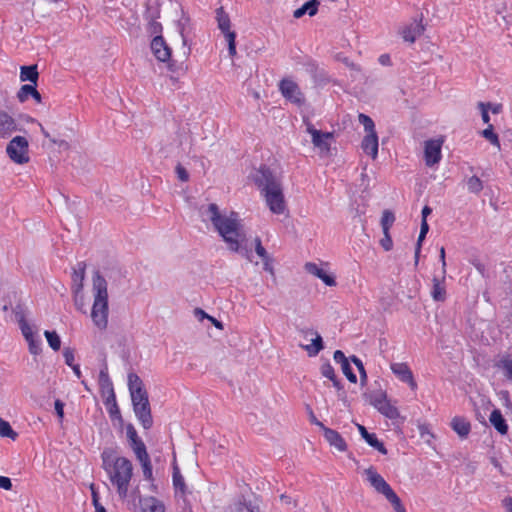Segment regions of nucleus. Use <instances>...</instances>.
I'll list each match as a JSON object with an SVG mask.
<instances>
[{
	"instance_id": "obj_1",
	"label": "nucleus",
	"mask_w": 512,
	"mask_h": 512,
	"mask_svg": "<svg viewBox=\"0 0 512 512\" xmlns=\"http://www.w3.org/2000/svg\"><path fill=\"white\" fill-rule=\"evenodd\" d=\"M202 215L205 217V220L212 223L214 229L222 237L230 251L240 253L247 259H250L251 249L244 246L246 233L237 212L222 213L217 204L210 203L202 211Z\"/></svg>"
},
{
	"instance_id": "obj_2",
	"label": "nucleus",
	"mask_w": 512,
	"mask_h": 512,
	"mask_svg": "<svg viewBox=\"0 0 512 512\" xmlns=\"http://www.w3.org/2000/svg\"><path fill=\"white\" fill-rule=\"evenodd\" d=\"M253 180L270 211L274 214L284 213L286 203L280 177L266 165H261L253 174Z\"/></svg>"
},
{
	"instance_id": "obj_3",
	"label": "nucleus",
	"mask_w": 512,
	"mask_h": 512,
	"mask_svg": "<svg viewBox=\"0 0 512 512\" xmlns=\"http://www.w3.org/2000/svg\"><path fill=\"white\" fill-rule=\"evenodd\" d=\"M101 457L102 467L108 474L111 484L116 487L118 496L125 499L133 476L132 462L126 457H113L107 451H104Z\"/></svg>"
},
{
	"instance_id": "obj_4",
	"label": "nucleus",
	"mask_w": 512,
	"mask_h": 512,
	"mask_svg": "<svg viewBox=\"0 0 512 512\" xmlns=\"http://www.w3.org/2000/svg\"><path fill=\"white\" fill-rule=\"evenodd\" d=\"M189 19H181L178 23L179 33L182 39V55L181 61L178 62L171 58V48L167 45L161 35L153 37L151 41V50L157 60L168 63V69L172 72H177L183 69V64L191 53V47L188 45L187 40V25Z\"/></svg>"
},
{
	"instance_id": "obj_5",
	"label": "nucleus",
	"mask_w": 512,
	"mask_h": 512,
	"mask_svg": "<svg viewBox=\"0 0 512 512\" xmlns=\"http://www.w3.org/2000/svg\"><path fill=\"white\" fill-rule=\"evenodd\" d=\"M92 282L94 302L91 310V319L98 329L105 330L108 326L109 314L107 281L99 271H95Z\"/></svg>"
},
{
	"instance_id": "obj_6",
	"label": "nucleus",
	"mask_w": 512,
	"mask_h": 512,
	"mask_svg": "<svg viewBox=\"0 0 512 512\" xmlns=\"http://www.w3.org/2000/svg\"><path fill=\"white\" fill-rule=\"evenodd\" d=\"M216 21L218 28L225 36L228 43V52L231 57L236 55V33L231 30V21L229 15L224 11L223 7L216 9Z\"/></svg>"
},
{
	"instance_id": "obj_7",
	"label": "nucleus",
	"mask_w": 512,
	"mask_h": 512,
	"mask_svg": "<svg viewBox=\"0 0 512 512\" xmlns=\"http://www.w3.org/2000/svg\"><path fill=\"white\" fill-rule=\"evenodd\" d=\"M28 141L23 136H16L8 143L6 152L10 159L17 164H25L29 161Z\"/></svg>"
},
{
	"instance_id": "obj_8",
	"label": "nucleus",
	"mask_w": 512,
	"mask_h": 512,
	"mask_svg": "<svg viewBox=\"0 0 512 512\" xmlns=\"http://www.w3.org/2000/svg\"><path fill=\"white\" fill-rule=\"evenodd\" d=\"M279 90L282 96L297 106L305 103V97L298 84L291 79H282L279 83Z\"/></svg>"
},
{
	"instance_id": "obj_9",
	"label": "nucleus",
	"mask_w": 512,
	"mask_h": 512,
	"mask_svg": "<svg viewBox=\"0 0 512 512\" xmlns=\"http://www.w3.org/2000/svg\"><path fill=\"white\" fill-rule=\"evenodd\" d=\"M304 123L306 131L312 136L313 145L321 152H328L330 150L329 140L333 137L332 133L317 130L308 120H304Z\"/></svg>"
},
{
	"instance_id": "obj_10",
	"label": "nucleus",
	"mask_w": 512,
	"mask_h": 512,
	"mask_svg": "<svg viewBox=\"0 0 512 512\" xmlns=\"http://www.w3.org/2000/svg\"><path fill=\"white\" fill-rule=\"evenodd\" d=\"M442 139H429L424 143V159L428 167L438 164L441 160Z\"/></svg>"
},
{
	"instance_id": "obj_11",
	"label": "nucleus",
	"mask_w": 512,
	"mask_h": 512,
	"mask_svg": "<svg viewBox=\"0 0 512 512\" xmlns=\"http://www.w3.org/2000/svg\"><path fill=\"white\" fill-rule=\"evenodd\" d=\"M133 411L142 427L146 430L153 425V417L151 414V406L149 401L132 403Z\"/></svg>"
},
{
	"instance_id": "obj_12",
	"label": "nucleus",
	"mask_w": 512,
	"mask_h": 512,
	"mask_svg": "<svg viewBox=\"0 0 512 512\" xmlns=\"http://www.w3.org/2000/svg\"><path fill=\"white\" fill-rule=\"evenodd\" d=\"M367 481L370 485L380 494L386 496L391 490V486L385 481V479L376 471L373 466L365 469L364 471Z\"/></svg>"
},
{
	"instance_id": "obj_13",
	"label": "nucleus",
	"mask_w": 512,
	"mask_h": 512,
	"mask_svg": "<svg viewBox=\"0 0 512 512\" xmlns=\"http://www.w3.org/2000/svg\"><path fill=\"white\" fill-rule=\"evenodd\" d=\"M392 372L402 381L407 383L412 390L417 388L413 373L406 363H392L390 366Z\"/></svg>"
},
{
	"instance_id": "obj_14",
	"label": "nucleus",
	"mask_w": 512,
	"mask_h": 512,
	"mask_svg": "<svg viewBox=\"0 0 512 512\" xmlns=\"http://www.w3.org/2000/svg\"><path fill=\"white\" fill-rule=\"evenodd\" d=\"M229 512H261L257 499H246L241 496L229 507Z\"/></svg>"
},
{
	"instance_id": "obj_15",
	"label": "nucleus",
	"mask_w": 512,
	"mask_h": 512,
	"mask_svg": "<svg viewBox=\"0 0 512 512\" xmlns=\"http://www.w3.org/2000/svg\"><path fill=\"white\" fill-rule=\"evenodd\" d=\"M445 276L446 274H442L441 278L434 276L432 279L431 297L436 302H444L446 300Z\"/></svg>"
},
{
	"instance_id": "obj_16",
	"label": "nucleus",
	"mask_w": 512,
	"mask_h": 512,
	"mask_svg": "<svg viewBox=\"0 0 512 512\" xmlns=\"http://www.w3.org/2000/svg\"><path fill=\"white\" fill-rule=\"evenodd\" d=\"M324 437L330 446L340 452L347 450V444L343 437L336 431L328 427H323Z\"/></svg>"
},
{
	"instance_id": "obj_17",
	"label": "nucleus",
	"mask_w": 512,
	"mask_h": 512,
	"mask_svg": "<svg viewBox=\"0 0 512 512\" xmlns=\"http://www.w3.org/2000/svg\"><path fill=\"white\" fill-rule=\"evenodd\" d=\"M305 270L311 274L321 279L327 286H335L336 280L334 276L327 274L322 268H320L317 264L308 262L305 264Z\"/></svg>"
},
{
	"instance_id": "obj_18",
	"label": "nucleus",
	"mask_w": 512,
	"mask_h": 512,
	"mask_svg": "<svg viewBox=\"0 0 512 512\" xmlns=\"http://www.w3.org/2000/svg\"><path fill=\"white\" fill-rule=\"evenodd\" d=\"M17 128L16 122L7 112L0 110V137H9Z\"/></svg>"
},
{
	"instance_id": "obj_19",
	"label": "nucleus",
	"mask_w": 512,
	"mask_h": 512,
	"mask_svg": "<svg viewBox=\"0 0 512 512\" xmlns=\"http://www.w3.org/2000/svg\"><path fill=\"white\" fill-rule=\"evenodd\" d=\"M85 262H78L72 273V290L74 294H80L85 279Z\"/></svg>"
},
{
	"instance_id": "obj_20",
	"label": "nucleus",
	"mask_w": 512,
	"mask_h": 512,
	"mask_svg": "<svg viewBox=\"0 0 512 512\" xmlns=\"http://www.w3.org/2000/svg\"><path fill=\"white\" fill-rule=\"evenodd\" d=\"M358 431L360 432L362 438L373 448H375L378 452L383 455L387 454V449L384 444L378 440L376 434L369 433L367 429L360 424H357Z\"/></svg>"
},
{
	"instance_id": "obj_21",
	"label": "nucleus",
	"mask_w": 512,
	"mask_h": 512,
	"mask_svg": "<svg viewBox=\"0 0 512 512\" xmlns=\"http://www.w3.org/2000/svg\"><path fill=\"white\" fill-rule=\"evenodd\" d=\"M139 504L142 512H165L164 504L152 496L140 498Z\"/></svg>"
},
{
	"instance_id": "obj_22",
	"label": "nucleus",
	"mask_w": 512,
	"mask_h": 512,
	"mask_svg": "<svg viewBox=\"0 0 512 512\" xmlns=\"http://www.w3.org/2000/svg\"><path fill=\"white\" fill-rule=\"evenodd\" d=\"M451 428L460 438H466L471 431V424L464 417L455 416L451 420Z\"/></svg>"
},
{
	"instance_id": "obj_23",
	"label": "nucleus",
	"mask_w": 512,
	"mask_h": 512,
	"mask_svg": "<svg viewBox=\"0 0 512 512\" xmlns=\"http://www.w3.org/2000/svg\"><path fill=\"white\" fill-rule=\"evenodd\" d=\"M32 97L37 103H41L42 97L41 94L37 91L36 85L25 84L21 86L17 93L18 100L23 103L29 97Z\"/></svg>"
},
{
	"instance_id": "obj_24",
	"label": "nucleus",
	"mask_w": 512,
	"mask_h": 512,
	"mask_svg": "<svg viewBox=\"0 0 512 512\" xmlns=\"http://www.w3.org/2000/svg\"><path fill=\"white\" fill-rule=\"evenodd\" d=\"M362 149L372 158H376L378 154V136L376 133H367L362 141Z\"/></svg>"
},
{
	"instance_id": "obj_25",
	"label": "nucleus",
	"mask_w": 512,
	"mask_h": 512,
	"mask_svg": "<svg viewBox=\"0 0 512 512\" xmlns=\"http://www.w3.org/2000/svg\"><path fill=\"white\" fill-rule=\"evenodd\" d=\"M493 427L502 435L506 434L508 431V425L506 420L504 419L501 411L499 409H494L489 418Z\"/></svg>"
},
{
	"instance_id": "obj_26",
	"label": "nucleus",
	"mask_w": 512,
	"mask_h": 512,
	"mask_svg": "<svg viewBox=\"0 0 512 512\" xmlns=\"http://www.w3.org/2000/svg\"><path fill=\"white\" fill-rule=\"evenodd\" d=\"M320 371H321V375L329 380L332 381L333 383V386L340 392L342 391L344 393V390H343V385L341 384V382L339 381V379L337 378L336 374H335V370L334 368L332 367V365L329 363V362H325L321 365V368H320Z\"/></svg>"
},
{
	"instance_id": "obj_27",
	"label": "nucleus",
	"mask_w": 512,
	"mask_h": 512,
	"mask_svg": "<svg viewBox=\"0 0 512 512\" xmlns=\"http://www.w3.org/2000/svg\"><path fill=\"white\" fill-rule=\"evenodd\" d=\"M39 73L37 65L21 66L20 68V80L22 82L29 81L34 85H37Z\"/></svg>"
},
{
	"instance_id": "obj_28",
	"label": "nucleus",
	"mask_w": 512,
	"mask_h": 512,
	"mask_svg": "<svg viewBox=\"0 0 512 512\" xmlns=\"http://www.w3.org/2000/svg\"><path fill=\"white\" fill-rule=\"evenodd\" d=\"M98 383L102 394L114 390L113 383L108 374V367L106 363L103 364L99 372Z\"/></svg>"
},
{
	"instance_id": "obj_29",
	"label": "nucleus",
	"mask_w": 512,
	"mask_h": 512,
	"mask_svg": "<svg viewBox=\"0 0 512 512\" xmlns=\"http://www.w3.org/2000/svg\"><path fill=\"white\" fill-rule=\"evenodd\" d=\"M318 4L319 2L317 0H310L303 4L300 8L296 9L293 13V16L297 19L301 18L305 14L314 16L318 11Z\"/></svg>"
},
{
	"instance_id": "obj_30",
	"label": "nucleus",
	"mask_w": 512,
	"mask_h": 512,
	"mask_svg": "<svg viewBox=\"0 0 512 512\" xmlns=\"http://www.w3.org/2000/svg\"><path fill=\"white\" fill-rule=\"evenodd\" d=\"M424 27L420 23H413L402 31V37L405 41L413 43L417 36L421 35Z\"/></svg>"
},
{
	"instance_id": "obj_31",
	"label": "nucleus",
	"mask_w": 512,
	"mask_h": 512,
	"mask_svg": "<svg viewBox=\"0 0 512 512\" xmlns=\"http://www.w3.org/2000/svg\"><path fill=\"white\" fill-rule=\"evenodd\" d=\"M301 347L307 352L308 356L315 357L324 348L323 339L321 335L315 332V338L311 344L301 345Z\"/></svg>"
},
{
	"instance_id": "obj_32",
	"label": "nucleus",
	"mask_w": 512,
	"mask_h": 512,
	"mask_svg": "<svg viewBox=\"0 0 512 512\" xmlns=\"http://www.w3.org/2000/svg\"><path fill=\"white\" fill-rule=\"evenodd\" d=\"M377 410L389 419H396L400 416L396 406L392 405L388 399L381 403Z\"/></svg>"
},
{
	"instance_id": "obj_33",
	"label": "nucleus",
	"mask_w": 512,
	"mask_h": 512,
	"mask_svg": "<svg viewBox=\"0 0 512 512\" xmlns=\"http://www.w3.org/2000/svg\"><path fill=\"white\" fill-rule=\"evenodd\" d=\"M428 231H429V225L427 223V220L422 219L421 227H420V234H419V237H418V240H417V244H416V248H415V265L418 264L422 242L425 239Z\"/></svg>"
},
{
	"instance_id": "obj_34",
	"label": "nucleus",
	"mask_w": 512,
	"mask_h": 512,
	"mask_svg": "<svg viewBox=\"0 0 512 512\" xmlns=\"http://www.w3.org/2000/svg\"><path fill=\"white\" fill-rule=\"evenodd\" d=\"M496 367L503 370L504 376L512 382V358L510 355L503 356L497 363Z\"/></svg>"
},
{
	"instance_id": "obj_35",
	"label": "nucleus",
	"mask_w": 512,
	"mask_h": 512,
	"mask_svg": "<svg viewBox=\"0 0 512 512\" xmlns=\"http://www.w3.org/2000/svg\"><path fill=\"white\" fill-rule=\"evenodd\" d=\"M160 17V8L157 0H148L144 18L146 20L158 19Z\"/></svg>"
},
{
	"instance_id": "obj_36",
	"label": "nucleus",
	"mask_w": 512,
	"mask_h": 512,
	"mask_svg": "<svg viewBox=\"0 0 512 512\" xmlns=\"http://www.w3.org/2000/svg\"><path fill=\"white\" fill-rule=\"evenodd\" d=\"M128 389L130 393L136 392V390H146L141 378L134 372L128 374Z\"/></svg>"
},
{
	"instance_id": "obj_37",
	"label": "nucleus",
	"mask_w": 512,
	"mask_h": 512,
	"mask_svg": "<svg viewBox=\"0 0 512 512\" xmlns=\"http://www.w3.org/2000/svg\"><path fill=\"white\" fill-rule=\"evenodd\" d=\"M173 485L176 490L181 491L182 494L186 492V485L184 478L177 466L173 467Z\"/></svg>"
},
{
	"instance_id": "obj_38",
	"label": "nucleus",
	"mask_w": 512,
	"mask_h": 512,
	"mask_svg": "<svg viewBox=\"0 0 512 512\" xmlns=\"http://www.w3.org/2000/svg\"><path fill=\"white\" fill-rule=\"evenodd\" d=\"M44 336L47 339V342L49 346L54 350L58 351L61 347V339L59 335L55 331H48L46 330L44 332Z\"/></svg>"
},
{
	"instance_id": "obj_39",
	"label": "nucleus",
	"mask_w": 512,
	"mask_h": 512,
	"mask_svg": "<svg viewBox=\"0 0 512 512\" xmlns=\"http://www.w3.org/2000/svg\"><path fill=\"white\" fill-rule=\"evenodd\" d=\"M0 436L15 440L17 438L18 434L12 429L9 422L0 418Z\"/></svg>"
},
{
	"instance_id": "obj_40",
	"label": "nucleus",
	"mask_w": 512,
	"mask_h": 512,
	"mask_svg": "<svg viewBox=\"0 0 512 512\" xmlns=\"http://www.w3.org/2000/svg\"><path fill=\"white\" fill-rule=\"evenodd\" d=\"M481 135L492 145L500 147L499 137L494 133L493 125L489 124L488 127L481 132Z\"/></svg>"
},
{
	"instance_id": "obj_41",
	"label": "nucleus",
	"mask_w": 512,
	"mask_h": 512,
	"mask_svg": "<svg viewBox=\"0 0 512 512\" xmlns=\"http://www.w3.org/2000/svg\"><path fill=\"white\" fill-rule=\"evenodd\" d=\"M467 189L471 193L478 194L483 189V182L481 181V179L479 177H477L475 175L471 176L467 180Z\"/></svg>"
},
{
	"instance_id": "obj_42",
	"label": "nucleus",
	"mask_w": 512,
	"mask_h": 512,
	"mask_svg": "<svg viewBox=\"0 0 512 512\" xmlns=\"http://www.w3.org/2000/svg\"><path fill=\"white\" fill-rule=\"evenodd\" d=\"M394 221H395L394 214L389 210H385L381 217V226H382L383 232H389Z\"/></svg>"
},
{
	"instance_id": "obj_43",
	"label": "nucleus",
	"mask_w": 512,
	"mask_h": 512,
	"mask_svg": "<svg viewBox=\"0 0 512 512\" xmlns=\"http://www.w3.org/2000/svg\"><path fill=\"white\" fill-rule=\"evenodd\" d=\"M13 314L15 316L16 322L20 325L22 323L27 322L26 321V315H27V308L19 303L13 308Z\"/></svg>"
},
{
	"instance_id": "obj_44",
	"label": "nucleus",
	"mask_w": 512,
	"mask_h": 512,
	"mask_svg": "<svg viewBox=\"0 0 512 512\" xmlns=\"http://www.w3.org/2000/svg\"><path fill=\"white\" fill-rule=\"evenodd\" d=\"M385 498L392 504L395 512H402L404 510V506L401 503L400 498L397 496V494L392 489Z\"/></svg>"
},
{
	"instance_id": "obj_45",
	"label": "nucleus",
	"mask_w": 512,
	"mask_h": 512,
	"mask_svg": "<svg viewBox=\"0 0 512 512\" xmlns=\"http://www.w3.org/2000/svg\"><path fill=\"white\" fill-rule=\"evenodd\" d=\"M385 498L392 504L395 512H402L404 510V506L401 503L400 498L397 496V494L392 489Z\"/></svg>"
},
{
	"instance_id": "obj_46",
	"label": "nucleus",
	"mask_w": 512,
	"mask_h": 512,
	"mask_svg": "<svg viewBox=\"0 0 512 512\" xmlns=\"http://www.w3.org/2000/svg\"><path fill=\"white\" fill-rule=\"evenodd\" d=\"M387 399V395L383 391L371 393L369 395V403L376 409Z\"/></svg>"
},
{
	"instance_id": "obj_47",
	"label": "nucleus",
	"mask_w": 512,
	"mask_h": 512,
	"mask_svg": "<svg viewBox=\"0 0 512 512\" xmlns=\"http://www.w3.org/2000/svg\"><path fill=\"white\" fill-rule=\"evenodd\" d=\"M350 360L355 364V366L357 367L359 373H360V381H361V384L364 385V383L367 381V374H366V371H365V368H364V365H363V362L358 358L356 357L355 355L351 356L350 357Z\"/></svg>"
},
{
	"instance_id": "obj_48",
	"label": "nucleus",
	"mask_w": 512,
	"mask_h": 512,
	"mask_svg": "<svg viewBox=\"0 0 512 512\" xmlns=\"http://www.w3.org/2000/svg\"><path fill=\"white\" fill-rule=\"evenodd\" d=\"M359 122L364 126V129L367 131V133H376L374 122L369 116L365 114H359Z\"/></svg>"
},
{
	"instance_id": "obj_49",
	"label": "nucleus",
	"mask_w": 512,
	"mask_h": 512,
	"mask_svg": "<svg viewBox=\"0 0 512 512\" xmlns=\"http://www.w3.org/2000/svg\"><path fill=\"white\" fill-rule=\"evenodd\" d=\"M478 108L481 111V117L485 124H490V116H489V109L491 108V103H484V102H478L477 104Z\"/></svg>"
},
{
	"instance_id": "obj_50",
	"label": "nucleus",
	"mask_w": 512,
	"mask_h": 512,
	"mask_svg": "<svg viewBox=\"0 0 512 512\" xmlns=\"http://www.w3.org/2000/svg\"><path fill=\"white\" fill-rule=\"evenodd\" d=\"M29 346V352L33 355H39L42 351L41 340L37 337L27 340Z\"/></svg>"
},
{
	"instance_id": "obj_51",
	"label": "nucleus",
	"mask_w": 512,
	"mask_h": 512,
	"mask_svg": "<svg viewBox=\"0 0 512 512\" xmlns=\"http://www.w3.org/2000/svg\"><path fill=\"white\" fill-rule=\"evenodd\" d=\"M341 369H342V372L343 374L346 376V378L351 382V383H356L357 382V376L355 375V373L352 371V368L350 366V363L349 361L343 363L341 365Z\"/></svg>"
},
{
	"instance_id": "obj_52",
	"label": "nucleus",
	"mask_w": 512,
	"mask_h": 512,
	"mask_svg": "<svg viewBox=\"0 0 512 512\" xmlns=\"http://www.w3.org/2000/svg\"><path fill=\"white\" fill-rule=\"evenodd\" d=\"M148 21V32L151 35L157 36L160 35L162 32V25L160 22L157 21V19L153 20H147Z\"/></svg>"
},
{
	"instance_id": "obj_53",
	"label": "nucleus",
	"mask_w": 512,
	"mask_h": 512,
	"mask_svg": "<svg viewBox=\"0 0 512 512\" xmlns=\"http://www.w3.org/2000/svg\"><path fill=\"white\" fill-rule=\"evenodd\" d=\"M108 413L112 420H118L119 423L123 422V418L117 403H112V405L108 407Z\"/></svg>"
},
{
	"instance_id": "obj_54",
	"label": "nucleus",
	"mask_w": 512,
	"mask_h": 512,
	"mask_svg": "<svg viewBox=\"0 0 512 512\" xmlns=\"http://www.w3.org/2000/svg\"><path fill=\"white\" fill-rule=\"evenodd\" d=\"M130 396H131V402L132 403H135V402H144V401H149V398H148V393L146 390H142L140 391L139 389L136 390V392L134 393H130Z\"/></svg>"
},
{
	"instance_id": "obj_55",
	"label": "nucleus",
	"mask_w": 512,
	"mask_h": 512,
	"mask_svg": "<svg viewBox=\"0 0 512 512\" xmlns=\"http://www.w3.org/2000/svg\"><path fill=\"white\" fill-rule=\"evenodd\" d=\"M175 172L177 178L182 182H187L189 180V173L184 166L178 163L175 167Z\"/></svg>"
},
{
	"instance_id": "obj_56",
	"label": "nucleus",
	"mask_w": 512,
	"mask_h": 512,
	"mask_svg": "<svg viewBox=\"0 0 512 512\" xmlns=\"http://www.w3.org/2000/svg\"><path fill=\"white\" fill-rule=\"evenodd\" d=\"M255 252L256 254L261 257V259H266L269 257L266 249L263 247L261 239L259 237L255 238Z\"/></svg>"
},
{
	"instance_id": "obj_57",
	"label": "nucleus",
	"mask_w": 512,
	"mask_h": 512,
	"mask_svg": "<svg viewBox=\"0 0 512 512\" xmlns=\"http://www.w3.org/2000/svg\"><path fill=\"white\" fill-rule=\"evenodd\" d=\"M336 59L338 61H341L344 65H346L352 71L360 72V67L357 64L353 63L352 61H350L349 58H347L346 56H343L342 54H338L336 56Z\"/></svg>"
},
{
	"instance_id": "obj_58",
	"label": "nucleus",
	"mask_w": 512,
	"mask_h": 512,
	"mask_svg": "<svg viewBox=\"0 0 512 512\" xmlns=\"http://www.w3.org/2000/svg\"><path fill=\"white\" fill-rule=\"evenodd\" d=\"M130 447L132 448L133 452L135 455L137 454H141L143 452H146L147 449H146V446L144 444V442L138 438L137 440H135V442H132L130 444Z\"/></svg>"
},
{
	"instance_id": "obj_59",
	"label": "nucleus",
	"mask_w": 512,
	"mask_h": 512,
	"mask_svg": "<svg viewBox=\"0 0 512 512\" xmlns=\"http://www.w3.org/2000/svg\"><path fill=\"white\" fill-rule=\"evenodd\" d=\"M130 447L132 448L133 452L135 455L137 454H141L143 452H146L147 449H146V446L144 444V442L138 438L137 440H135V442H132L130 444Z\"/></svg>"
},
{
	"instance_id": "obj_60",
	"label": "nucleus",
	"mask_w": 512,
	"mask_h": 512,
	"mask_svg": "<svg viewBox=\"0 0 512 512\" xmlns=\"http://www.w3.org/2000/svg\"><path fill=\"white\" fill-rule=\"evenodd\" d=\"M19 327L26 341L36 337L27 322L20 324Z\"/></svg>"
},
{
	"instance_id": "obj_61",
	"label": "nucleus",
	"mask_w": 512,
	"mask_h": 512,
	"mask_svg": "<svg viewBox=\"0 0 512 512\" xmlns=\"http://www.w3.org/2000/svg\"><path fill=\"white\" fill-rule=\"evenodd\" d=\"M63 357L66 365L72 367L74 364L75 356L74 351L71 348H65L63 351Z\"/></svg>"
},
{
	"instance_id": "obj_62",
	"label": "nucleus",
	"mask_w": 512,
	"mask_h": 512,
	"mask_svg": "<svg viewBox=\"0 0 512 512\" xmlns=\"http://www.w3.org/2000/svg\"><path fill=\"white\" fill-rule=\"evenodd\" d=\"M384 237L381 239V246L385 251H390L393 247L392 238L389 232H383Z\"/></svg>"
},
{
	"instance_id": "obj_63",
	"label": "nucleus",
	"mask_w": 512,
	"mask_h": 512,
	"mask_svg": "<svg viewBox=\"0 0 512 512\" xmlns=\"http://www.w3.org/2000/svg\"><path fill=\"white\" fill-rule=\"evenodd\" d=\"M126 434H127V438L129 440L130 444L132 442H135V440H137L139 438L137 431L132 424H128L126 426Z\"/></svg>"
},
{
	"instance_id": "obj_64",
	"label": "nucleus",
	"mask_w": 512,
	"mask_h": 512,
	"mask_svg": "<svg viewBox=\"0 0 512 512\" xmlns=\"http://www.w3.org/2000/svg\"><path fill=\"white\" fill-rule=\"evenodd\" d=\"M54 407L60 422H62L64 418V403L61 400L57 399L54 403Z\"/></svg>"
}]
</instances>
